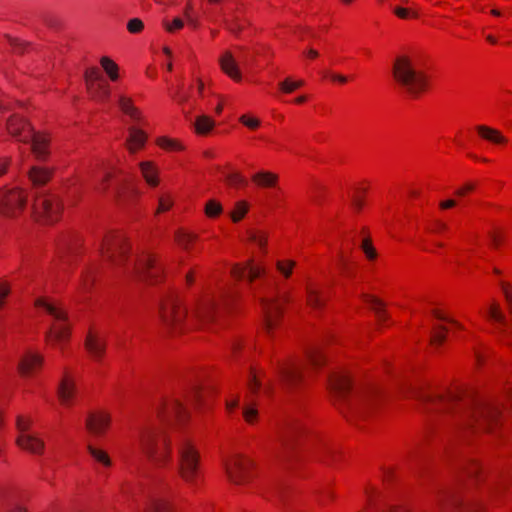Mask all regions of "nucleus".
I'll use <instances>...</instances> for the list:
<instances>
[{"mask_svg": "<svg viewBox=\"0 0 512 512\" xmlns=\"http://www.w3.org/2000/svg\"><path fill=\"white\" fill-rule=\"evenodd\" d=\"M409 393L421 402L426 412L437 414L455 412L461 417L463 424L469 428L478 426L490 431L500 418L498 407L479 399L463 402L459 393H437L418 388H412Z\"/></svg>", "mask_w": 512, "mask_h": 512, "instance_id": "1", "label": "nucleus"}, {"mask_svg": "<svg viewBox=\"0 0 512 512\" xmlns=\"http://www.w3.org/2000/svg\"><path fill=\"white\" fill-rule=\"evenodd\" d=\"M329 387L353 417L365 418L378 402V391L374 387L355 388L344 372H335L328 378Z\"/></svg>", "mask_w": 512, "mask_h": 512, "instance_id": "2", "label": "nucleus"}, {"mask_svg": "<svg viewBox=\"0 0 512 512\" xmlns=\"http://www.w3.org/2000/svg\"><path fill=\"white\" fill-rule=\"evenodd\" d=\"M396 83L410 96L418 97L428 87V76L417 70L412 60L406 56H398L392 68Z\"/></svg>", "mask_w": 512, "mask_h": 512, "instance_id": "3", "label": "nucleus"}, {"mask_svg": "<svg viewBox=\"0 0 512 512\" xmlns=\"http://www.w3.org/2000/svg\"><path fill=\"white\" fill-rule=\"evenodd\" d=\"M139 446L145 457L154 465H165L170 459L169 441L162 429L148 426L139 435Z\"/></svg>", "mask_w": 512, "mask_h": 512, "instance_id": "4", "label": "nucleus"}, {"mask_svg": "<svg viewBox=\"0 0 512 512\" xmlns=\"http://www.w3.org/2000/svg\"><path fill=\"white\" fill-rule=\"evenodd\" d=\"M7 129L18 141L31 143V149L39 160L47 157L48 138L44 134L35 132L24 119L18 116L10 117L7 122Z\"/></svg>", "mask_w": 512, "mask_h": 512, "instance_id": "5", "label": "nucleus"}, {"mask_svg": "<svg viewBox=\"0 0 512 512\" xmlns=\"http://www.w3.org/2000/svg\"><path fill=\"white\" fill-rule=\"evenodd\" d=\"M178 471L182 479L195 485L200 475L199 452L188 438H181L177 443Z\"/></svg>", "mask_w": 512, "mask_h": 512, "instance_id": "6", "label": "nucleus"}, {"mask_svg": "<svg viewBox=\"0 0 512 512\" xmlns=\"http://www.w3.org/2000/svg\"><path fill=\"white\" fill-rule=\"evenodd\" d=\"M160 318L162 324L175 331L183 329L187 309L182 305L181 299L175 294L167 295L160 304Z\"/></svg>", "mask_w": 512, "mask_h": 512, "instance_id": "7", "label": "nucleus"}, {"mask_svg": "<svg viewBox=\"0 0 512 512\" xmlns=\"http://www.w3.org/2000/svg\"><path fill=\"white\" fill-rule=\"evenodd\" d=\"M33 420L30 417L18 415L16 417V428L18 436L16 437L17 446L34 455H42L45 450L44 440L36 433L31 432Z\"/></svg>", "mask_w": 512, "mask_h": 512, "instance_id": "8", "label": "nucleus"}, {"mask_svg": "<svg viewBox=\"0 0 512 512\" xmlns=\"http://www.w3.org/2000/svg\"><path fill=\"white\" fill-rule=\"evenodd\" d=\"M35 306L43 308L50 314L57 323L53 324L46 333L48 341L53 343H60L69 336V326L65 323L67 320V313L60 307L47 302L43 298H38L35 301Z\"/></svg>", "mask_w": 512, "mask_h": 512, "instance_id": "9", "label": "nucleus"}, {"mask_svg": "<svg viewBox=\"0 0 512 512\" xmlns=\"http://www.w3.org/2000/svg\"><path fill=\"white\" fill-rule=\"evenodd\" d=\"M62 208L59 196L53 192H43L35 196L33 209L38 220L53 223L59 219Z\"/></svg>", "mask_w": 512, "mask_h": 512, "instance_id": "10", "label": "nucleus"}, {"mask_svg": "<svg viewBox=\"0 0 512 512\" xmlns=\"http://www.w3.org/2000/svg\"><path fill=\"white\" fill-rule=\"evenodd\" d=\"M129 246L122 234H109L101 245V252L106 262L113 267L122 266L127 260Z\"/></svg>", "mask_w": 512, "mask_h": 512, "instance_id": "11", "label": "nucleus"}, {"mask_svg": "<svg viewBox=\"0 0 512 512\" xmlns=\"http://www.w3.org/2000/svg\"><path fill=\"white\" fill-rule=\"evenodd\" d=\"M27 196L22 189H10L0 192V210L3 216L17 217L24 209Z\"/></svg>", "mask_w": 512, "mask_h": 512, "instance_id": "12", "label": "nucleus"}, {"mask_svg": "<svg viewBox=\"0 0 512 512\" xmlns=\"http://www.w3.org/2000/svg\"><path fill=\"white\" fill-rule=\"evenodd\" d=\"M251 466V461L241 456H233L224 461L227 477L234 484H243L248 481Z\"/></svg>", "mask_w": 512, "mask_h": 512, "instance_id": "13", "label": "nucleus"}, {"mask_svg": "<svg viewBox=\"0 0 512 512\" xmlns=\"http://www.w3.org/2000/svg\"><path fill=\"white\" fill-rule=\"evenodd\" d=\"M302 366L294 360L278 362L276 373L280 384L287 389L296 387L302 380Z\"/></svg>", "mask_w": 512, "mask_h": 512, "instance_id": "14", "label": "nucleus"}, {"mask_svg": "<svg viewBox=\"0 0 512 512\" xmlns=\"http://www.w3.org/2000/svg\"><path fill=\"white\" fill-rule=\"evenodd\" d=\"M437 501L441 509L453 508L461 512H481L478 504L464 501L455 490L441 492Z\"/></svg>", "mask_w": 512, "mask_h": 512, "instance_id": "15", "label": "nucleus"}, {"mask_svg": "<svg viewBox=\"0 0 512 512\" xmlns=\"http://www.w3.org/2000/svg\"><path fill=\"white\" fill-rule=\"evenodd\" d=\"M302 431L303 426L298 419H287L278 432V441L281 447L284 449L291 448Z\"/></svg>", "mask_w": 512, "mask_h": 512, "instance_id": "16", "label": "nucleus"}, {"mask_svg": "<svg viewBox=\"0 0 512 512\" xmlns=\"http://www.w3.org/2000/svg\"><path fill=\"white\" fill-rule=\"evenodd\" d=\"M158 417L162 421L170 422L176 418L182 421L186 416V410L177 399L163 401L157 407Z\"/></svg>", "mask_w": 512, "mask_h": 512, "instance_id": "17", "label": "nucleus"}, {"mask_svg": "<svg viewBox=\"0 0 512 512\" xmlns=\"http://www.w3.org/2000/svg\"><path fill=\"white\" fill-rule=\"evenodd\" d=\"M132 271L142 278L157 279L162 271V267L156 262L153 255L147 254L142 256L138 262L133 265Z\"/></svg>", "mask_w": 512, "mask_h": 512, "instance_id": "18", "label": "nucleus"}, {"mask_svg": "<svg viewBox=\"0 0 512 512\" xmlns=\"http://www.w3.org/2000/svg\"><path fill=\"white\" fill-rule=\"evenodd\" d=\"M106 338L97 332L90 331L85 339V348L91 358L101 362L106 352Z\"/></svg>", "mask_w": 512, "mask_h": 512, "instance_id": "19", "label": "nucleus"}, {"mask_svg": "<svg viewBox=\"0 0 512 512\" xmlns=\"http://www.w3.org/2000/svg\"><path fill=\"white\" fill-rule=\"evenodd\" d=\"M285 299L278 297H272L269 299L262 300V306L264 310L265 326L268 331H271L276 324L277 318L282 311V303Z\"/></svg>", "mask_w": 512, "mask_h": 512, "instance_id": "20", "label": "nucleus"}, {"mask_svg": "<svg viewBox=\"0 0 512 512\" xmlns=\"http://www.w3.org/2000/svg\"><path fill=\"white\" fill-rule=\"evenodd\" d=\"M219 309V304L215 300L209 298L204 299L196 305L192 319L200 322H208L214 319Z\"/></svg>", "mask_w": 512, "mask_h": 512, "instance_id": "21", "label": "nucleus"}, {"mask_svg": "<svg viewBox=\"0 0 512 512\" xmlns=\"http://www.w3.org/2000/svg\"><path fill=\"white\" fill-rule=\"evenodd\" d=\"M42 363L43 357L41 355L27 352L19 360L18 372L22 377H29L42 366Z\"/></svg>", "mask_w": 512, "mask_h": 512, "instance_id": "22", "label": "nucleus"}, {"mask_svg": "<svg viewBox=\"0 0 512 512\" xmlns=\"http://www.w3.org/2000/svg\"><path fill=\"white\" fill-rule=\"evenodd\" d=\"M110 422V418L104 413H91L86 420L87 430L95 435L99 436L105 432Z\"/></svg>", "mask_w": 512, "mask_h": 512, "instance_id": "23", "label": "nucleus"}, {"mask_svg": "<svg viewBox=\"0 0 512 512\" xmlns=\"http://www.w3.org/2000/svg\"><path fill=\"white\" fill-rule=\"evenodd\" d=\"M221 69L233 80L239 81L241 74L238 64L230 51H225L219 59Z\"/></svg>", "mask_w": 512, "mask_h": 512, "instance_id": "24", "label": "nucleus"}, {"mask_svg": "<svg viewBox=\"0 0 512 512\" xmlns=\"http://www.w3.org/2000/svg\"><path fill=\"white\" fill-rule=\"evenodd\" d=\"M147 512H174L168 500L158 491H152L149 495V507Z\"/></svg>", "mask_w": 512, "mask_h": 512, "instance_id": "25", "label": "nucleus"}, {"mask_svg": "<svg viewBox=\"0 0 512 512\" xmlns=\"http://www.w3.org/2000/svg\"><path fill=\"white\" fill-rule=\"evenodd\" d=\"M488 316L491 320L500 325L501 333L504 336L512 337V324L506 320L505 316L502 314L497 304L491 305L488 312Z\"/></svg>", "mask_w": 512, "mask_h": 512, "instance_id": "26", "label": "nucleus"}, {"mask_svg": "<svg viewBox=\"0 0 512 512\" xmlns=\"http://www.w3.org/2000/svg\"><path fill=\"white\" fill-rule=\"evenodd\" d=\"M75 395L74 382L67 376H64L58 387V397L63 405H70Z\"/></svg>", "mask_w": 512, "mask_h": 512, "instance_id": "27", "label": "nucleus"}, {"mask_svg": "<svg viewBox=\"0 0 512 512\" xmlns=\"http://www.w3.org/2000/svg\"><path fill=\"white\" fill-rule=\"evenodd\" d=\"M263 272V269L259 266H255L252 262H249L245 266H235L232 269V273L236 278L243 279L247 278L250 281L259 277Z\"/></svg>", "mask_w": 512, "mask_h": 512, "instance_id": "28", "label": "nucleus"}, {"mask_svg": "<svg viewBox=\"0 0 512 512\" xmlns=\"http://www.w3.org/2000/svg\"><path fill=\"white\" fill-rule=\"evenodd\" d=\"M146 138L147 136L142 130L131 127L129 129V137L126 141L128 150L131 153H135L138 149L144 146Z\"/></svg>", "mask_w": 512, "mask_h": 512, "instance_id": "29", "label": "nucleus"}, {"mask_svg": "<svg viewBox=\"0 0 512 512\" xmlns=\"http://www.w3.org/2000/svg\"><path fill=\"white\" fill-rule=\"evenodd\" d=\"M87 90L91 98L97 101H105L110 95L109 85L106 80L90 84Z\"/></svg>", "mask_w": 512, "mask_h": 512, "instance_id": "30", "label": "nucleus"}, {"mask_svg": "<svg viewBox=\"0 0 512 512\" xmlns=\"http://www.w3.org/2000/svg\"><path fill=\"white\" fill-rule=\"evenodd\" d=\"M476 129L482 138L492 143L505 144L507 142V139L496 129L485 125H479Z\"/></svg>", "mask_w": 512, "mask_h": 512, "instance_id": "31", "label": "nucleus"}, {"mask_svg": "<svg viewBox=\"0 0 512 512\" xmlns=\"http://www.w3.org/2000/svg\"><path fill=\"white\" fill-rule=\"evenodd\" d=\"M51 177V172L40 167H32L29 171V178L35 187L44 185Z\"/></svg>", "mask_w": 512, "mask_h": 512, "instance_id": "32", "label": "nucleus"}, {"mask_svg": "<svg viewBox=\"0 0 512 512\" xmlns=\"http://www.w3.org/2000/svg\"><path fill=\"white\" fill-rule=\"evenodd\" d=\"M363 299L370 305L371 309L375 312L379 322H384L388 319L387 312L384 309V304L381 300L374 296L363 295Z\"/></svg>", "mask_w": 512, "mask_h": 512, "instance_id": "33", "label": "nucleus"}, {"mask_svg": "<svg viewBox=\"0 0 512 512\" xmlns=\"http://www.w3.org/2000/svg\"><path fill=\"white\" fill-rule=\"evenodd\" d=\"M87 449L94 461L102 465L104 468H108L112 465V460L106 451L94 447L91 444L87 446Z\"/></svg>", "mask_w": 512, "mask_h": 512, "instance_id": "34", "label": "nucleus"}, {"mask_svg": "<svg viewBox=\"0 0 512 512\" xmlns=\"http://www.w3.org/2000/svg\"><path fill=\"white\" fill-rule=\"evenodd\" d=\"M278 176L268 171H261L252 176V180L261 187H273L277 182Z\"/></svg>", "mask_w": 512, "mask_h": 512, "instance_id": "35", "label": "nucleus"}, {"mask_svg": "<svg viewBox=\"0 0 512 512\" xmlns=\"http://www.w3.org/2000/svg\"><path fill=\"white\" fill-rule=\"evenodd\" d=\"M119 107L132 120L139 121L141 119L140 111L132 104V100L130 98L121 96L119 98Z\"/></svg>", "mask_w": 512, "mask_h": 512, "instance_id": "36", "label": "nucleus"}, {"mask_svg": "<svg viewBox=\"0 0 512 512\" xmlns=\"http://www.w3.org/2000/svg\"><path fill=\"white\" fill-rule=\"evenodd\" d=\"M193 125L196 133L204 135L213 129L215 122L206 115H200L196 118Z\"/></svg>", "mask_w": 512, "mask_h": 512, "instance_id": "37", "label": "nucleus"}, {"mask_svg": "<svg viewBox=\"0 0 512 512\" xmlns=\"http://www.w3.org/2000/svg\"><path fill=\"white\" fill-rule=\"evenodd\" d=\"M335 451L333 448L323 443L319 447H316L313 451V457L322 463L329 464V458H333Z\"/></svg>", "mask_w": 512, "mask_h": 512, "instance_id": "38", "label": "nucleus"}, {"mask_svg": "<svg viewBox=\"0 0 512 512\" xmlns=\"http://www.w3.org/2000/svg\"><path fill=\"white\" fill-rule=\"evenodd\" d=\"M140 169L146 182L151 186L158 184L156 169L151 162L140 163Z\"/></svg>", "mask_w": 512, "mask_h": 512, "instance_id": "39", "label": "nucleus"}, {"mask_svg": "<svg viewBox=\"0 0 512 512\" xmlns=\"http://www.w3.org/2000/svg\"><path fill=\"white\" fill-rule=\"evenodd\" d=\"M323 302H324V300L320 296V292L316 288H314L312 286H308L307 287V303H308V305L314 309H318V308L322 307Z\"/></svg>", "mask_w": 512, "mask_h": 512, "instance_id": "40", "label": "nucleus"}, {"mask_svg": "<svg viewBox=\"0 0 512 512\" xmlns=\"http://www.w3.org/2000/svg\"><path fill=\"white\" fill-rule=\"evenodd\" d=\"M101 66L104 71L107 73L109 78L112 81H115L118 78V66L108 57H102L100 60Z\"/></svg>", "mask_w": 512, "mask_h": 512, "instance_id": "41", "label": "nucleus"}, {"mask_svg": "<svg viewBox=\"0 0 512 512\" xmlns=\"http://www.w3.org/2000/svg\"><path fill=\"white\" fill-rule=\"evenodd\" d=\"M307 360L309 365L317 368L324 362V357L318 347H312L307 351Z\"/></svg>", "mask_w": 512, "mask_h": 512, "instance_id": "42", "label": "nucleus"}, {"mask_svg": "<svg viewBox=\"0 0 512 512\" xmlns=\"http://www.w3.org/2000/svg\"><path fill=\"white\" fill-rule=\"evenodd\" d=\"M196 239V236L190 233H187L183 230H178L175 233V240L184 249L189 248V244Z\"/></svg>", "mask_w": 512, "mask_h": 512, "instance_id": "43", "label": "nucleus"}, {"mask_svg": "<svg viewBox=\"0 0 512 512\" xmlns=\"http://www.w3.org/2000/svg\"><path fill=\"white\" fill-rule=\"evenodd\" d=\"M157 143L161 148L168 151H180L183 148L178 141L166 137L159 138Z\"/></svg>", "mask_w": 512, "mask_h": 512, "instance_id": "44", "label": "nucleus"}, {"mask_svg": "<svg viewBox=\"0 0 512 512\" xmlns=\"http://www.w3.org/2000/svg\"><path fill=\"white\" fill-rule=\"evenodd\" d=\"M105 80L101 75L100 71L96 67L89 68L85 71V81L86 86L89 87L90 84L98 83V81Z\"/></svg>", "mask_w": 512, "mask_h": 512, "instance_id": "45", "label": "nucleus"}, {"mask_svg": "<svg viewBox=\"0 0 512 512\" xmlns=\"http://www.w3.org/2000/svg\"><path fill=\"white\" fill-rule=\"evenodd\" d=\"M225 181L234 187L247 185V180L238 172L228 173L225 176Z\"/></svg>", "mask_w": 512, "mask_h": 512, "instance_id": "46", "label": "nucleus"}, {"mask_svg": "<svg viewBox=\"0 0 512 512\" xmlns=\"http://www.w3.org/2000/svg\"><path fill=\"white\" fill-rule=\"evenodd\" d=\"M447 328L443 325L435 327L431 335V343L433 345H441L446 339Z\"/></svg>", "mask_w": 512, "mask_h": 512, "instance_id": "47", "label": "nucleus"}, {"mask_svg": "<svg viewBox=\"0 0 512 512\" xmlns=\"http://www.w3.org/2000/svg\"><path fill=\"white\" fill-rule=\"evenodd\" d=\"M225 27L232 33L238 34L243 29V23L238 16L225 19Z\"/></svg>", "mask_w": 512, "mask_h": 512, "instance_id": "48", "label": "nucleus"}, {"mask_svg": "<svg viewBox=\"0 0 512 512\" xmlns=\"http://www.w3.org/2000/svg\"><path fill=\"white\" fill-rule=\"evenodd\" d=\"M247 211H248V205L246 202L240 201V202L236 203L235 209L231 214L233 221L238 222L239 220H241L244 217V215L247 213Z\"/></svg>", "mask_w": 512, "mask_h": 512, "instance_id": "49", "label": "nucleus"}, {"mask_svg": "<svg viewBox=\"0 0 512 512\" xmlns=\"http://www.w3.org/2000/svg\"><path fill=\"white\" fill-rule=\"evenodd\" d=\"M466 474L471 480L480 481L482 476V468L475 462L469 464L466 468Z\"/></svg>", "mask_w": 512, "mask_h": 512, "instance_id": "50", "label": "nucleus"}, {"mask_svg": "<svg viewBox=\"0 0 512 512\" xmlns=\"http://www.w3.org/2000/svg\"><path fill=\"white\" fill-rule=\"evenodd\" d=\"M258 415V411L254 404L247 403L243 407V417L247 423L252 424Z\"/></svg>", "mask_w": 512, "mask_h": 512, "instance_id": "51", "label": "nucleus"}, {"mask_svg": "<svg viewBox=\"0 0 512 512\" xmlns=\"http://www.w3.org/2000/svg\"><path fill=\"white\" fill-rule=\"evenodd\" d=\"M222 212V206L219 202L214 200H210L207 202L205 206V213L209 217H216L220 215Z\"/></svg>", "mask_w": 512, "mask_h": 512, "instance_id": "52", "label": "nucleus"}, {"mask_svg": "<svg viewBox=\"0 0 512 512\" xmlns=\"http://www.w3.org/2000/svg\"><path fill=\"white\" fill-rule=\"evenodd\" d=\"M302 85L303 81H291L290 79H286L279 83L280 89L285 93H291Z\"/></svg>", "mask_w": 512, "mask_h": 512, "instance_id": "53", "label": "nucleus"}, {"mask_svg": "<svg viewBox=\"0 0 512 512\" xmlns=\"http://www.w3.org/2000/svg\"><path fill=\"white\" fill-rule=\"evenodd\" d=\"M295 266L294 261H278L277 262V269L280 273H282L285 277H289L292 273V268Z\"/></svg>", "mask_w": 512, "mask_h": 512, "instance_id": "54", "label": "nucleus"}, {"mask_svg": "<svg viewBox=\"0 0 512 512\" xmlns=\"http://www.w3.org/2000/svg\"><path fill=\"white\" fill-rule=\"evenodd\" d=\"M190 399L195 403V405H200L203 401V390L199 385L195 384L192 386Z\"/></svg>", "mask_w": 512, "mask_h": 512, "instance_id": "55", "label": "nucleus"}, {"mask_svg": "<svg viewBox=\"0 0 512 512\" xmlns=\"http://www.w3.org/2000/svg\"><path fill=\"white\" fill-rule=\"evenodd\" d=\"M393 11H394L395 15L401 19H407L408 17H413V18L418 17L417 11L409 10L407 8H403V7H399V6L395 7L393 9Z\"/></svg>", "mask_w": 512, "mask_h": 512, "instance_id": "56", "label": "nucleus"}, {"mask_svg": "<svg viewBox=\"0 0 512 512\" xmlns=\"http://www.w3.org/2000/svg\"><path fill=\"white\" fill-rule=\"evenodd\" d=\"M249 240L261 248L264 247L267 242L265 234L257 231H251L249 233Z\"/></svg>", "mask_w": 512, "mask_h": 512, "instance_id": "57", "label": "nucleus"}, {"mask_svg": "<svg viewBox=\"0 0 512 512\" xmlns=\"http://www.w3.org/2000/svg\"><path fill=\"white\" fill-rule=\"evenodd\" d=\"M163 24L168 32H174L175 30H179L184 26V22L180 18H175L172 22L165 20Z\"/></svg>", "mask_w": 512, "mask_h": 512, "instance_id": "58", "label": "nucleus"}, {"mask_svg": "<svg viewBox=\"0 0 512 512\" xmlns=\"http://www.w3.org/2000/svg\"><path fill=\"white\" fill-rule=\"evenodd\" d=\"M130 33H139L143 29V22L138 18L131 19L127 24Z\"/></svg>", "mask_w": 512, "mask_h": 512, "instance_id": "59", "label": "nucleus"}, {"mask_svg": "<svg viewBox=\"0 0 512 512\" xmlns=\"http://www.w3.org/2000/svg\"><path fill=\"white\" fill-rule=\"evenodd\" d=\"M9 293H10L9 284L7 282L0 281V309L4 306L5 298L9 295Z\"/></svg>", "mask_w": 512, "mask_h": 512, "instance_id": "60", "label": "nucleus"}, {"mask_svg": "<svg viewBox=\"0 0 512 512\" xmlns=\"http://www.w3.org/2000/svg\"><path fill=\"white\" fill-rule=\"evenodd\" d=\"M5 37L8 41V43L13 47L15 52L22 53L24 51L25 44L22 43L19 39L13 38L9 35H6Z\"/></svg>", "mask_w": 512, "mask_h": 512, "instance_id": "61", "label": "nucleus"}, {"mask_svg": "<svg viewBox=\"0 0 512 512\" xmlns=\"http://www.w3.org/2000/svg\"><path fill=\"white\" fill-rule=\"evenodd\" d=\"M173 202L169 197L163 196L159 199V205L157 209V213H161L167 211L171 208Z\"/></svg>", "mask_w": 512, "mask_h": 512, "instance_id": "62", "label": "nucleus"}, {"mask_svg": "<svg viewBox=\"0 0 512 512\" xmlns=\"http://www.w3.org/2000/svg\"><path fill=\"white\" fill-rule=\"evenodd\" d=\"M240 121L245 125L247 126L248 128L250 129H255L259 126V120L257 119H254V118H249L245 115H243L241 118H240Z\"/></svg>", "mask_w": 512, "mask_h": 512, "instance_id": "63", "label": "nucleus"}, {"mask_svg": "<svg viewBox=\"0 0 512 512\" xmlns=\"http://www.w3.org/2000/svg\"><path fill=\"white\" fill-rule=\"evenodd\" d=\"M501 287L503 290V293L505 295L506 301L509 303V305L512 307V291L511 288L506 283H501ZM512 313V310H511Z\"/></svg>", "mask_w": 512, "mask_h": 512, "instance_id": "64", "label": "nucleus"}]
</instances>
